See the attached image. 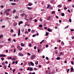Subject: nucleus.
Returning a JSON list of instances; mask_svg holds the SVG:
<instances>
[{
  "instance_id": "nucleus-1",
  "label": "nucleus",
  "mask_w": 74,
  "mask_h": 74,
  "mask_svg": "<svg viewBox=\"0 0 74 74\" xmlns=\"http://www.w3.org/2000/svg\"><path fill=\"white\" fill-rule=\"evenodd\" d=\"M10 10H11V9H8L6 10L5 11V13H7V12H8V11H10Z\"/></svg>"
},
{
  "instance_id": "nucleus-2",
  "label": "nucleus",
  "mask_w": 74,
  "mask_h": 74,
  "mask_svg": "<svg viewBox=\"0 0 74 74\" xmlns=\"http://www.w3.org/2000/svg\"><path fill=\"white\" fill-rule=\"evenodd\" d=\"M21 34V30L20 29H18V36H20Z\"/></svg>"
},
{
  "instance_id": "nucleus-3",
  "label": "nucleus",
  "mask_w": 74,
  "mask_h": 74,
  "mask_svg": "<svg viewBox=\"0 0 74 74\" xmlns=\"http://www.w3.org/2000/svg\"><path fill=\"white\" fill-rule=\"evenodd\" d=\"M6 56L5 55H3V54H1L0 55V57H5Z\"/></svg>"
},
{
  "instance_id": "nucleus-4",
  "label": "nucleus",
  "mask_w": 74,
  "mask_h": 74,
  "mask_svg": "<svg viewBox=\"0 0 74 74\" xmlns=\"http://www.w3.org/2000/svg\"><path fill=\"white\" fill-rule=\"evenodd\" d=\"M23 23V21H20L18 23V25H19V26H20V25H21V24H22Z\"/></svg>"
},
{
  "instance_id": "nucleus-5",
  "label": "nucleus",
  "mask_w": 74,
  "mask_h": 74,
  "mask_svg": "<svg viewBox=\"0 0 74 74\" xmlns=\"http://www.w3.org/2000/svg\"><path fill=\"white\" fill-rule=\"evenodd\" d=\"M18 55L20 56H23V54L22 53H19Z\"/></svg>"
},
{
  "instance_id": "nucleus-6",
  "label": "nucleus",
  "mask_w": 74,
  "mask_h": 74,
  "mask_svg": "<svg viewBox=\"0 0 74 74\" xmlns=\"http://www.w3.org/2000/svg\"><path fill=\"white\" fill-rule=\"evenodd\" d=\"M36 58L35 55H32L31 57L32 59H34Z\"/></svg>"
},
{
  "instance_id": "nucleus-7",
  "label": "nucleus",
  "mask_w": 74,
  "mask_h": 74,
  "mask_svg": "<svg viewBox=\"0 0 74 74\" xmlns=\"http://www.w3.org/2000/svg\"><path fill=\"white\" fill-rule=\"evenodd\" d=\"M60 54L59 55V56H61V55H64V54L62 52H60Z\"/></svg>"
},
{
  "instance_id": "nucleus-8",
  "label": "nucleus",
  "mask_w": 74,
  "mask_h": 74,
  "mask_svg": "<svg viewBox=\"0 0 74 74\" xmlns=\"http://www.w3.org/2000/svg\"><path fill=\"white\" fill-rule=\"evenodd\" d=\"M30 64L32 66H34V63H33V62H30Z\"/></svg>"
},
{
  "instance_id": "nucleus-9",
  "label": "nucleus",
  "mask_w": 74,
  "mask_h": 74,
  "mask_svg": "<svg viewBox=\"0 0 74 74\" xmlns=\"http://www.w3.org/2000/svg\"><path fill=\"white\" fill-rule=\"evenodd\" d=\"M58 8H59L60 7H62V5H61V4H60L58 6Z\"/></svg>"
},
{
  "instance_id": "nucleus-10",
  "label": "nucleus",
  "mask_w": 74,
  "mask_h": 74,
  "mask_svg": "<svg viewBox=\"0 0 74 74\" xmlns=\"http://www.w3.org/2000/svg\"><path fill=\"white\" fill-rule=\"evenodd\" d=\"M47 31H49V32H52V30H51L50 29H47Z\"/></svg>"
},
{
  "instance_id": "nucleus-11",
  "label": "nucleus",
  "mask_w": 74,
  "mask_h": 74,
  "mask_svg": "<svg viewBox=\"0 0 74 74\" xmlns=\"http://www.w3.org/2000/svg\"><path fill=\"white\" fill-rule=\"evenodd\" d=\"M33 5V4L31 3H29L28 4V5H29V6H31V5Z\"/></svg>"
},
{
  "instance_id": "nucleus-12",
  "label": "nucleus",
  "mask_w": 74,
  "mask_h": 74,
  "mask_svg": "<svg viewBox=\"0 0 74 74\" xmlns=\"http://www.w3.org/2000/svg\"><path fill=\"white\" fill-rule=\"evenodd\" d=\"M29 33L28 32L27 30L25 32V34H26L27 33L28 34V33Z\"/></svg>"
},
{
  "instance_id": "nucleus-13",
  "label": "nucleus",
  "mask_w": 74,
  "mask_h": 74,
  "mask_svg": "<svg viewBox=\"0 0 74 74\" xmlns=\"http://www.w3.org/2000/svg\"><path fill=\"white\" fill-rule=\"evenodd\" d=\"M21 47H23L24 46V44L23 43H21Z\"/></svg>"
},
{
  "instance_id": "nucleus-14",
  "label": "nucleus",
  "mask_w": 74,
  "mask_h": 74,
  "mask_svg": "<svg viewBox=\"0 0 74 74\" xmlns=\"http://www.w3.org/2000/svg\"><path fill=\"white\" fill-rule=\"evenodd\" d=\"M44 40H42V41L40 42V44H42V43L43 42H44Z\"/></svg>"
},
{
  "instance_id": "nucleus-15",
  "label": "nucleus",
  "mask_w": 74,
  "mask_h": 74,
  "mask_svg": "<svg viewBox=\"0 0 74 74\" xmlns=\"http://www.w3.org/2000/svg\"><path fill=\"white\" fill-rule=\"evenodd\" d=\"M14 32V30L13 29H12L10 30V33H12V32Z\"/></svg>"
},
{
  "instance_id": "nucleus-16",
  "label": "nucleus",
  "mask_w": 74,
  "mask_h": 74,
  "mask_svg": "<svg viewBox=\"0 0 74 74\" xmlns=\"http://www.w3.org/2000/svg\"><path fill=\"white\" fill-rule=\"evenodd\" d=\"M8 59H12V57H10L7 58Z\"/></svg>"
},
{
  "instance_id": "nucleus-17",
  "label": "nucleus",
  "mask_w": 74,
  "mask_h": 74,
  "mask_svg": "<svg viewBox=\"0 0 74 74\" xmlns=\"http://www.w3.org/2000/svg\"><path fill=\"white\" fill-rule=\"evenodd\" d=\"M15 12H16V10H14L13 11V14H15Z\"/></svg>"
},
{
  "instance_id": "nucleus-18",
  "label": "nucleus",
  "mask_w": 74,
  "mask_h": 74,
  "mask_svg": "<svg viewBox=\"0 0 74 74\" xmlns=\"http://www.w3.org/2000/svg\"><path fill=\"white\" fill-rule=\"evenodd\" d=\"M57 60H60V57H58L57 58H56Z\"/></svg>"
},
{
  "instance_id": "nucleus-19",
  "label": "nucleus",
  "mask_w": 74,
  "mask_h": 74,
  "mask_svg": "<svg viewBox=\"0 0 74 74\" xmlns=\"http://www.w3.org/2000/svg\"><path fill=\"white\" fill-rule=\"evenodd\" d=\"M61 44L62 45H64V42H61Z\"/></svg>"
},
{
  "instance_id": "nucleus-20",
  "label": "nucleus",
  "mask_w": 74,
  "mask_h": 74,
  "mask_svg": "<svg viewBox=\"0 0 74 74\" xmlns=\"http://www.w3.org/2000/svg\"><path fill=\"white\" fill-rule=\"evenodd\" d=\"M71 72H73V68L71 67Z\"/></svg>"
},
{
  "instance_id": "nucleus-21",
  "label": "nucleus",
  "mask_w": 74,
  "mask_h": 74,
  "mask_svg": "<svg viewBox=\"0 0 74 74\" xmlns=\"http://www.w3.org/2000/svg\"><path fill=\"white\" fill-rule=\"evenodd\" d=\"M38 61H36V62H35V64L36 65H37L38 64Z\"/></svg>"
},
{
  "instance_id": "nucleus-22",
  "label": "nucleus",
  "mask_w": 74,
  "mask_h": 74,
  "mask_svg": "<svg viewBox=\"0 0 74 74\" xmlns=\"http://www.w3.org/2000/svg\"><path fill=\"white\" fill-rule=\"evenodd\" d=\"M61 15L62 16H64V14L63 13L61 14Z\"/></svg>"
},
{
  "instance_id": "nucleus-23",
  "label": "nucleus",
  "mask_w": 74,
  "mask_h": 74,
  "mask_svg": "<svg viewBox=\"0 0 74 74\" xmlns=\"http://www.w3.org/2000/svg\"><path fill=\"white\" fill-rule=\"evenodd\" d=\"M27 8L28 10H31V9H32V8L29 7H27Z\"/></svg>"
},
{
  "instance_id": "nucleus-24",
  "label": "nucleus",
  "mask_w": 74,
  "mask_h": 74,
  "mask_svg": "<svg viewBox=\"0 0 74 74\" xmlns=\"http://www.w3.org/2000/svg\"><path fill=\"white\" fill-rule=\"evenodd\" d=\"M25 14H21V16H24V15Z\"/></svg>"
},
{
  "instance_id": "nucleus-25",
  "label": "nucleus",
  "mask_w": 74,
  "mask_h": 74,
  "mask_svg": "<svg viewBox=\"0 0 74 74\" xmlns=\"http://www.w3.org/2000/svg\"><path fill=\"white\" fill-rule=\"evenodd\" d=\"M12 5H15L16 4V3H11Z\"/></svg>"
},
{
  "instance_id": "nucleus-26",
  "label": "nucleus",
  "mask_w": 74,
  "mask_h": 74,
  "mask_svg": "<svg viewBox=\"0 0 74 74\" xmlns=\"http://www.w3.org/2000/svg\"><path fill=\"white\" fill-rule=\"evenodd\" d=\"M55 12L54 11H53L52 12V14H55Z\"/></svg>"
},
{
  "instance_id": "nucleus-27",
  "label": "nucleus",
  "mask_w": 74,
  "mask_h": 74,
  "mask_svg": "<svg viewBox=\"0 0 74 74\" xmlns=\"http://www.w3.org/2000/svg\"><path fill=\"white\" fill-rule=\"evenodd\" d=\"M50 18H51V17L50 16H49V17H48V18H47V19L49 21V20H50Z\"/></svg>"
},
{
  "instance_id": "nucleus-28",
  "label": "nucleus",
  "mask_w": 74,
  "mask_h": 74,
  "mask_svg": "<svg viewBox=\"0 0 74 74\" xmlns=\"http://www.w3.org/2000/svg\"><path fill=\"white\" fill-rule=\"evenodd\" d=\"M39 27H42V25H39Z\"/></svg>"
},
{
  "instance_id": "nucleus-29",
  "label": "nucleus",
  "mask_w": 74,
  "mask_h": 74,
  "mask_svg": "<svg viewBox=\"0 0 74 74\" xmlns=\"http://www.w3.org/2000/svg\"><path fill=\"white\" fill-rule=\"evenodd\" d=\"M15 69H14L13 70V73H15Z\"/></svg>"
},
{
  "instance_id": "nucleus-30",
  "label": "nucleus",
  "mask_w": 74,
  "mask_h": 74,
  "mask_svg": "<svg viewBox=\"0 0 74 74\" xmlns=\"http://www.w3.org/2000/svg\"><path fill=\"white\" fill-rule=\"evenodd\" d=\"M30 71H32V70H33V68H30Z\"/></svg>"
},
{
  "instance_id": "nucleus-31",
  "label": "nucleus",
  "mask_w": 74,
  "mask_h": 74,
  "mask_svg": "<svg viewBox=\"0 0 74 74\" xmlns=\"http://www.w3.org/2000/svg\"><path fill=\"white\" fill-rule=\"evenodd\" d=\"M13 25H14V26H16L17 24L16 23H14Z\"/></svg>"
},
{
  "instance_id": "nucleus-32",
  "label": "nucleus",
  "mask_w": 74,
  "mask_h": 74,
  "mask_svg": "<svg viewBox=\"0 0 74 74\" xmlns=\"http://www.w3.org/2000/svg\"><path fill=\"white\" fill-rule=\"evenodd\" d=\"M29 47H32V44L30 43L29 45Z\"/></svg>"
},
{
  "instance_id": "nucleus-33",
  "label": "nucleus",
  "mask_w": 74,
  "mask_h": 74,
  "mask_svg": "<svg viewBox=\"0 0 74 74\" xmlns=\"http://www.w3.org/2000/svg\"><path fill=\"white\" fill-rule=\"evenodd\" d=\"M48 34H49V33H48V32H47V33H46V36H48Z\"/></svg>"
},
{
  "instance_id": "nucleus-34",
  "label": "nucleus",
  "mask_w": 74,
  "mask_h": 74,
  "mask_svg": "<svg viewBox=\"0 0 74 74\" xmlns=\"http://www.w3.org/2000/svg\"><path fill=\"white\" fill-rule=\"evenodd\" d=\"M69 22H70V23L71 22V19H70L69 20Z\"/></svg>"
},
{
  "instance_id": "nucleus-35",
  "label": "nucleus",
  "mask_w": 74,
  "mask_h": 74,
  "mask_svg": "<svg viewBox=\"0 0 74 74\" xmlns=\"http://www.w3.org/2000/svg\"><path fill=\"white\" fill-rule=\"evenodd\" d=\"M2 37H3V35H0V38H2Z\"/></svg>"
},
{
  "instance_id": "nucleus-36",
  "label": "nucleus",
  "mask_w": 74,
  "mask_h": 74,
  "mask_svg": "<svg viewBox=\"0 0 74 74\" xmlns=\"http://www.w3.org/2000/svg\"><path fill=\"white\" fill-rule=\"evenodd\" d=\"M4 69H7V67H6V65H4Z\"/></svg>"
},
{
  "instance_id": "nucleus-37",
  "label": "nucleus",
  "mask_w": 74,
  "mask_h": 74,
  "mask_svg": "<svg viewBox=\"0 0 74 74\" xmlns=\"http://www.w3.org/2000/svg\"><path fill=\"white\" fill-rule=\"evenodd\" d=\"M1 60H4V59L3 58H1Z\"/></svg>"
},
{
  "instance_id": "nucleus-38",
  "label": "nucleus",
  "mask_w": 74,
  "mask_h": 74,
  "mask_svg": "<svg viewBox=\"0 0 74 74\" xmlns=\"http://www.w3.org/2000/svg\"><path fill=\"white\" fill-rule=\"evenodd\" d=\"M2 64L3 65H5V63H4V62H3L2 63Z\"/></svg>"
},
{
  "instance_id": "nucleus-39",
  "label": "nucleus",
  "mask_w": 74,
  "mask_h": 74,
  "mask_svg": "<svg viewBox=\"0 0 74 74\" xmlns=\"http://www.w3.org/2000/svg\"><path fill=\"white\" fill-rule=\"evenodd\" d=\"M27 55H29V56H30V55H31V54H30V53H27Z\"/></svg>"
},
{
  "instance_id": "nucleus-40",
  "label": "nucleus",
  "mask_w": 74,
  "mask_h": 74,
  "mask_svg": "<svg viewBox=\"0 0 74 74\" xmlns=\"http://www.w3.org/2000/svg\"><path fill=\"white\" fill-rule=\"evenodd\" d=\"M37 20H36V19H35L34 20V22H37Z\"/></svg>"
},
{
  "instance_id": "nucleus-41",
  "label": "nucleus",
  "mask_w": 74,
  "mask_h": 74,
  "mask_svg": "<svg viewBox=\"0 0 74 74\" xmlns=\"http://www.w3.org/2000/svg\"><path fill=\"white\" fill-rule=\"evenodd\" d=\"M71 63L72 64H74V62H73V61H72L71 62Z\"/></svg>"
},
{
  "instance_id": "nucleus-42",
  "label": "nucleus",
  "mask_w": 74,
  "mask_h": 74,
  "mask_svg": "<svg viewBox=\"0 0 74 74\" xmlns=\"http://www.w3.org/2000/svg\"><path fill=\"white\" fill-rule=\"evenodd\" d=\"M68 12H70V13L71 12H70V10L68 9Z\"/></svg>"
},
{
  "instance_id": "nucleus-43",
  "label": "nucleus",
  "mask_w": 74,
  "mask_h": 74,
  "mask_svg": "<svg viewBox=\"0 0 74 74\" xmlns=\"http://www.w3.org/2000/svg\"><path fill=\"white\" fill-rule=\"evenodd\" d=\"M69 70H70L69 69H67V73H69Z\"/></svg>"
},
{
  "instance_id": "nucleus-44",
  "label": "nucleus",
  "mask_w": 74,
  "mask_h": 74,
  "mask_svg": "<svg viewBox=\"0 0 74 74\" xmlns=\"http://www.w3.org/2000/svg\"><path fill=\"white\" fill-rule=\"evenodd\" d=\"M38 53H39V52H40V49H38Z\"/></svg>"
},
{
  "instance_id": "nucleus-45",
  "label": "nucleus",
  "mask_w": 74,
  "mask_h": 74,
  "mask_svg": "<svg viewBox=\"0 0 74 74\" xmlns=\"http://www.w3.org/2000/svg\"><path fill=\"white\" fill-rule=\"evenodd\" d=\"M42 19H41V18H40V22H42Z\"/></svg>"
},
{
  "instance_id": "nucleus-46",
  "label": "nucleus",
  "mask_w": 74,
  "mask_h": 74,
  "mask_svg": "<svg viewBox=\"0 0 74 74\" xmlns=\"http://www.w3.org/2000/svg\"><path fill=\"white\" fill-rule=\"evenodd\" d=\"M16 52V50H15V49H14V52Z\"/></svg>"
},
{
  "instance_id": "nucleus-47",
  "label": "nucleus",
  "mask_w": 74,
  "mask_h": 74,
  "mask_svg": "<svg viewBox=\"0 0 74 74\" xmlns=\"http://www.w3.org/2000/svg\"><path fill=\"white\" fill-rule=\"evenodd\" d=\"M20 51H22V48H21V49H19Z\"/></svg>"
},
{
  "instance_id": "nucleus-48",
  "label": "nucleus",
  "mask_w": 74,
  "mask_h": 74,
  "mask_svg": "<svg viewBox=\"0 0 74 74\" xmlns=\"http://www.w3.org/2000/svg\"><path fill=\"white\" fill-rule=\"evenodd\" d=\"M30 30H31V29H28V32H30Z\"/></svg>"
},
{
  "instance_id": "nucleus-49",
  "label": "nucleus",
  "mask_w": 74,
  "mask_h": 74,
  "mask_svg": "<svg viewBox=\"0 0 74 74\" xmlns=\"http://www.w3.org/2000/svg\"><path fill=\"white\" fill-rule=\"evenodd\" d=\"M13 36H14V37H16V34H14L13 35Z\"/></svg>"
},
{
  "instance_id": "nucleus-50",
  "label": "nucleus",
  "mask_w": 74,
  "mask_h": 74,
  "mask_svg": "<svg viewBox=\"0 0 74 74\" xmlns=\"http://www.w3.org/2000/svg\"><path fill=\"white\" fill-rule=\"evenodd\" d=\"M27 70H30V67H29L27 69Z\"/></svg>"
},
{
  "instance_id": "nucleus-51",
  "label": "nucleus",
  "mask_w": 74,
  "mask_h": 74,
  "mask_svg": "<svg viewBox=\"0 0 74 74\" xmlns=\"http://www.w3.org/2000/svg\"><path fill=\"white\" fill-rule=\"evenodd\" d=\"M8 41H11V39L10 38H9L8 39Z\"/></svg>"
},
{
  "instance_id": "nucleus-52",
  "label": "nucleus",
  "mask_w": 74,
  "mask_h": 74,
  "mask_svg": "<svg viewBox=\"0 0 74 74\" xmlns=\"http://www.w3.org/2000/svg\"><path fill=\"white\" fill-rule=\"evenodd\" d=\"M1 7L2 8H3V7H4V6L3 5H1Z\"/></svg>"
},
{
  "instance_id": "nucleus-53",
  "label": "nucleus",
  "mask_w": 74,
  "mask_h": 74,
  "mask_svg": "<svg viewBox=\"0 0 74 74\" xmlns=\"http://www.w3.org/2000/svg\"><path fill=\"white\" fill-rule=\"evenodd\" d=\"M46 59H47V60H48V59H49V58H48V57H46Z\"/></svg>"
},
{
  "instance_id": "nucleus-54",
  "label": "nucleus",
  "mask_w": 74,
  "mask_h": 74,
  "mask_svg": "<svg viewBox=\"0 0 74 74\" xmlns=\"http://www.w3.org/2000/svg\"><path fill=\"white\" fill-rule=\"evenodd\" d=\"M69 27V26H67V27H65V29H67V28H68Z\"/></svg>"
},
{
  "instance_id": "nucleus-55",
  "label": "nucleus",
  "mask_w": 74,
  "mask_h": 74,
  "mask_svg": "<svg viewBox=\"0 0 74 74\" xmlns=\"http://www.w3.org/2000/svg\"><path fill=\"white\" fill-rule=\"evenodd\" d=\"M59 22H60V23H61V22H62V21L60 20L59 21Z\"/></svg>"
},
{
  "instance_id": "nucleus-56",
  "label": "nucleus",
  "mask_w": 74,
  "mask_h": 74,
  "mask_svg": "<svg viewBox=\"0 0 74 74\" xmlns=\"http://www.w3.org/2000/svg\"><path fill=\"white\" fill-rule=\"evenodd\" d=\"M2 27H3L4 28L5 27V25H3L2 26Z\"/></svg>"
},
{
  "instance_id": "nucleus-57",
  "label": "nucleus",
  "mask_w": 74,
  "mask_h": 74,
  "mask_svg": "<svg viewBox=\"0 0 74 74\" xmlns=\"http://www.w3.org/2000/svg\"><path fill=\"white\" fill-rule=\"evenodd\" d=\"M36 36V35H32V37H35Z\"/></svg>"
},
{
  "instance_id": "nucleus-58",
  "label": "nucleus",
  "mask_w": 74,
  "mask_h": 74,
  "mask_svg": "<svg viewBox=\"0 0 74 74\" xmlns=\"http://www.w3.org/2000/svg\"><path fill=\"white\" fill-rule=\"evenodd\" d=\"M15 63H16V64H18V61H16L15 62Z\"/></svg>"
},
{
  "instance_id": "nucleus-59",
  "label": "nucleus",
  "mask_w": 74,
  "mask_h": 74,
  "mask_svg": "<svg viewBox=\"0 0 74 74\" xmlns=\"http://www.w3.org/2000/svg\"><path fill=\"white\" fill-rule=\"evenodd\" d=\"M64 9L65 10H67V7H65L64 8Z\"/></svg>"
},
{
  "instance_id": "nucleus-60",
  "label": "nucleus",
  "mask_w": 74,
  "mask_h": 74,
  "mask_svg": "<svg viewBox=\"0 0 74 74\" xmlns=\"http://www.w3.org/2000/svg\"><path fill=\"white\" fill-rule=\"evenodd\" d=\"M5 63H6V64H8V62H7V61L5 62Z\"/></svg>"
},
{
  "instance_id": "nucleus-61",
  "label": "nucleus",
  "mask_w": 74,
  "mask_h": 74,
  "mask_svg": "<svg viewBox=\"0 0 74 74\" xmlns=\"http://www.w3.org/2000/svg\"><path fill=\"white\" fill-rule=\"evenodd\" d=\"M19 18L18 16H16V17H15V18Z\"/></svg>"
},
{
  "instance_id": "nucleus-62",
  "label": "nucleus",
  "mask_w": 74,
  "mask_h": 74,
  "mask_svg": "<svg viewBox=\"0 0 74 74\" xmlns=\"http://www.w3.org/2000/svg\"><path fill=\"white\" fill-rule=\"evenodd\" d=\"M20 71H22V70H23V69H22L21 68L20 69Z\"/></svg>"
},
{
  "instance_id": "nucleus-63",
  "label": "nucleus",
  "mask_w": 74,
  "mask_h": 74,
  "mask_svg": "<svg viewBox=\"0 0 74 74\" xmlns=\"http://www.w3.org/2000/svg\"><path fill=\"white\" fill-rule=\"evenodd\" d=\"M71 32H73V31H74V30H73V29H71Z\"/></svg>"
},
{
  "instance_id": "nucleus-64",
  "label": "nucleus",
  "mask_w": 74,
  "mask_h": 74,
  "mask_svg": "<svg viewBox=\"0 0 74 74\" xmlns=\"http://www.w3.org/2000/svg\"><path fill=\"white\" fill-rule=\"evenodd\" d=\"M28 39L27 37H26L25 38V39L26 40H27V39Z\"/></svg>"
}]
</instances>
